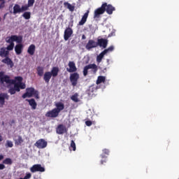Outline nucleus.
<instances>
[{"instance_id":"f257e3e1","label":"nucleus","mask_w":179,"mask_h":179,"mask_svg":"<svg viewBox=\"0 0 179 179\" xmlns=\"http://www.w3.org/2000/svg\"><path fill=\"white\" fill-rule=\"evenodd\" d=\"M6 43L9 45L6 47V50L8 51H12L13 48H15V52L17 55H20L23 52V44H22L23 41V36L17 35H11L10 37L7 38L6 39ZM15 41L17 42V45L15 47Z\"/></svg>"},{"instance_id":"f03ea898","label":"nucleus","mask_w":179,"mask_h":179,"mask_svg":"<svg viewBox=\"0 0 179 179\" xmlns=\"http://www.w3.org/2000/svg\"><path fill=\"white\" fill-rule=\"evenodd\" d=\"M35 97V99H40V92L36 90L34 87H27L26 89V92L22 96V99H26L27 97Z\"/></svg>"},{"instance_id":"7ed1b4c3","label":"nucleus","mask_w":179,"mask_h":179,"mask_svg":"<svg viewBox=\"0 0 179 179\" xmlns=\"http://www.w3.org/2000/svg\"><path fill=\"white\" fill-rule=\"evenodd\" d=\"M0 83H6L7 85H12L14 83L13 80H10L9 76H5L3 71H0Z\"/></svg>"},{"instance_id":"20e7f679","label":"nucleus","mask_w":179,"mask_h":179,"mask_svg":"<svg viewBox=\"0 0 179 179\" xmlns=\"http://www.w3.org/2000/svg\"><path fill=\"white\" fill-rule=\"evenodd\" d=\"M31 173H44L45 171V168L42 166L41 164H34L30 168Z\"/></svg>"},{"instance_id":"39448f33","label":"nucleus","mask_w":179,"mask_h":179,"mask_svg":"<svg viewBox=\"0 0 179 179\" xmlns=\"http://www.w3.org/2000/svg\"><path fill=\"white\" fill-rule=\"evenodd\" d=\"M89 69H93L94 72L96 73L98 71L97 65L96 64H88L84 67L83 75L87 76Z\"/></svg>"},{"instance_id":"423d86ee","label":"nucleus","mask_w":179,"mask_h":179,"mask_svg":"<svg viewBox=\"0 0 179 179\" xmlns=\"http://www.w3.org/2000/svg\"><path fill=\"white\" fill-rule=\"evenodd\" d=\"M106 4H102L100 8H96L94 10V18H99L100 17V15H103L104 13V12H106Z\"/></svg>"},{"instance_id":"0eeeda50","label":"nucleus","mask_w":179,"mask_h":179,"mask_svg":"<svg viewBox=\"0 0 179 179\" xmlns=\"http://www.w3.org/2000/svg\"><path fill=\"white\" fill-rule=\"evenodd\" d=\"M79 73H73L70 75V82L72 86L75 87L78 85V81L79 80Z\"/></svg>"},{"instance_id":"6e6552de","label":"nucleus","mask_w":179,"mask_h":179,"mask_svg":"<svg viewBox=\"0 0 179 179\" xmlns=\"http://www.w3.org/2000/svg\"><path fill=\"white\" fill-rule=\"evenodd\" d=\"M47 145H48V143L43 138L38 140L34 144V145L36 146L38 149H44L47 148Z\"/></svg>"},{"instance_id":"1a4fd4ad","label":"nucleus","mask_w":179,"mask_h":179,"mask_svg":"<svg viewBox=\"0 0 179 179\" xmlns=\"http://www.w3.org/2000/svg\"><path fill=\"white\" fill-rule=\"evenodd\" d=\"M73 34V30L72 28L67 27L64 31V38L65 41H68L71 38V36Z\"/></svg>"},{"instance_id":"9d476101","label":"nucleus","mask_w":179,"mask_h":179,"mask_svg":"<svg viewBox=\"0 0 179 179\" xmlns=\"http://www.w3.org/2000/svg\"><path fill=\"white\" fill-rule=\"evenodd\" d=\"M102 5H105V12H106L108 15H113V12L115 11V7L113 6L111 4L103 3Z\"/></svg>"},{"instance_id":"9b49d317","label":"nucleus","mask_w":179,"mask_h":179,"mask_svg":"<svg viewBox=\"0 0 179 179\" xmlns=\"http://www.w3.org/2000/svg\"><path fill=\"white\" fill-rule=\"evenodd\" d=\"M45 115L48 118H57V117L59 115V113L55 108H53L52 110L48 111Z\"/></svg>"},{"instance_id":"f8f14e48","label":"nucleus","mask_w":179,"mask_h":179,"mask_svg":"<svg viewBox=\"0 0 179 179\" xmlns=\"http://www.w3.org/2000/svg\"><path fill=\"white\" fill-rule=\"evenodd\" d=\"M99 44L96 43V41L94 40H89L87 43L85 45L86 50H90L92 48H96V47H98Z\"/></svg>"},{"instance_id":"ddd939ff","label":"nucleus","mask_w":179,"mask_h":179,"mask_svg":"<svg viewBox=\"0 0 179 179\" xmlns=\"http://www.w3.org/2000/svg\"><path fill=\"white\" fill-rule=\"evenodd\" d=\"M69 69L67 68L66 71L67 72H69V73H76V71H78V68H76V64H75V62H69Z\"/></svg>"},{"instance_id":"4468645a","label":"nucleus","mask_w":179,"mask_h":179,"mask_svg":"<svg viewBox=\"0 0 179 179\" xmlns=\"http://www.w3.org/2000/svg\"><path fill=\"white\" fill-rule=\"evenodd\" d=\"M58 135H64L66 132V127L64 124H59L56 129Z\"/></svg>"},{"instance_id":"2eb2a0df","label":"nucleus","mask_w":179,"mask_h":179,"mask_svg":"<svg viewBox=\"0 0 179 179\" xmlns=\"http://www.w3.org/2000/svg\"><path fill=\"white\" fill-rule=\"evenodd\" d=\"M5 100H9V96L6 93L0 94V107H3Z\"/></svg>"},{"instance_id":"dca6fc26","label":"nucleus","mask_w":179,"mask_h":179,"mask_svg":"<svg viewBox=\"0 0 179 179\" xmlns=\"http://www.w3.org/2000/svg\"><path fill=\"white\" fill-rule=\"evenodd\" d=\"M99 47H103V48H107L108 45V40L104 38L98 39V43H96Z\"/></svg>"},{"instance_id":"f3484780","label":"nucleus","mask_w":179,"mask_h":179,"mask_svg":"<svg viewBox=\"0 0 179 179\" xmlns=\"http://www.w3.org/2000/svg\"><path fill=\"white\" fill-rule=\"evenodd\" d=\"M89 10H87V12L83 15L81 20L78 22L79 26H83V24L87 22V17H89Z\"/></svg>"},{"instance_id":"a211bd4d","label":"nucleus","mask_w":179,"mask_h":179,"mask_svg":"<svg viewBox=\"0 0 179 179\" xmlns=\"http://www.w3.org/2000/svg\"><path fill=\"white\" fill-rule=\"evenodd\" d=\"M1 62L3 64H6L8 65V66H10V68H12L14 66L13 61L10 58H9V56H7V57H5V59H3L1 60Z\"/></svg>"},{"instance_id":"6ab92c4d","label":"nucleus","mask_w":179,"mask_h":179,"mask_svg":"<svg viewBox=\"0 0 179 179\" xmlns=\"http://www.w3.org/2000/svg\"><path fill=\"white\" fill-rule=\"evenodd\" d=\"M96 90H97V87H96V85H91L87 91V94H88L90 97H92Z\"/></svg>"},{"instance_id":"aec40b11","label":"nucleus","mask_w":179,"mask_h":179,"mask_svg":"<svg viewBox=\"0 0 179 179\" xmlns=\"http://www.w3.org/2000/svg\"><path fill=\"white\" fill-rule=\"evenodd\" d=\"M0 57H1V58H6L7 57H9V50H6V48H1Z\"/></svg>"},{"instance_id":"412c9836","label":"nucleus","mask_w":179,"mask_h":179,"mask_svg":"<svg viewBox=\"0 0 179 179\" xmlns=\"http://www.w3.org/2000/svg\"><path fill=\"white\" fill-rule=\"evenodd\" d=\"M55 107L56 108H55V109L59 114V113H61V111L65 108V105H64V103L62 102H57L55 103Z\"/></svg>"},{"instance_id":"4be33fe9","label":"nucleus","mask_w":179,"mask_h":179,"mask_svg":"<svg viewBox=\"0 0 179 179\" xmlns=\"http://www.w3.org/2000/svg\"><path fill=\"white\" fill-rule=\"evenodd\" d=\"M51 78H52V74H51V72L50 71H46L43 75V80H45V83H50Z\"/></svg>"},{"instance_id":"5701e85b","label":"nucleus","mask_w":179,"mask_h":179,"mask_svg":"<svg viewBox=\"0 0 179 179\" xmlns=\"http://www.w3.org/2000/svg\"><path fill=\"white\" fill-rule=\"evenodd\" d=\"M26 101L29 102V104L31 107L32 110H36V108H37V102H36L35 99H26Z\"/></svg>"},{"instance_id":"b1692460","label":"nucleus","mask_w":179,"mask_h":179,"mask_svg":"<svg viewBox=\"0 0 179 179\" xmlns=\"http://www.w3.org/2000/svg\"><path fill=\"white\" fill-rule=\"evenodd\" d=\"M10 13H13V15H17V13H22V8L19 4H15L13 6V11H10Z\"/></svg>"},{"instance_id":"393cba45","label":"nucleus","mask_w":179,"mask_h":179,"mask_svg":"<svg viewBox=\"0 0 179 179\" xmlns=\"http://www.w3.org/2000/svg\"><path fill=\"white\" fill-rule=\"evenodd\" d=\"M27 52L29 55H34V52H36V45H30L27 49Z\"/></svg>"},{"instance_id":"a878e982","label":"nucleus","mask_w":179,"mask_h":179,"mask_svg":"<svg viewBox=\"0 0 179 179\" xmlns=\"http://www.w3.org/2000/svg\"><path fill=\"white\" fill-rule=\"evenodd\" d=\"M58 72H59V69L58 67H53L50 73L53 78H57L58 76Z\"/></svg>"},{"instance_id":"bb28decb","label":"nucleus","mask_w":179,"mask_h":179,"mask_svg":"<svg viewBox=\"0 0 179 179\" xmlns=\"http://www.w3.org/2000/svg\"><path fill=\"white\" fill-rule=\"evenodd\" d=\"M64 8H66L67 9H69L70 12H73V10H75V6H72L69 2H64Z\"/></svg>"},{"instance_id":"cd10ccee","label":"nucleus","mask_w":179,"mask_h":179,"mask_svg":"<svg viewBox=\"0 0 179 179\" xmlns=\"http://www.w3.org/2000/svg\"><path fill=\"white\" fill-rule=\"evenodd\" d=\"M106 54L105 53L104 51H102L97 57H96V62H98V64H100V62H101V61L103 60V58H104V55H106Z\"/></svg>"},{"instance_id":"c85d7f7f","label":"nucleus","mask_w":179,"mask_h":179,"mask_svg":"<svg viewBox=\"0 0 179 179\" xmlns=\"http://www.w3.org/2000/svg\"><path fill=\"white\" fill-rule=\"evenodd\" d=\"M79 94L78 93H75L73 95L71 96V100L74 101V103H79Z\"/></svg>"},{"instance_id":"c756f323","label":"nucleus","mask_w":179,"mask_h":179,"mask_svg":"<svg viewBox=\"0 0 179 179\" xmlns=\"http://www.w3.org/2000/svg\"><path fill=\"white\" fill-rule=\"evenodd\" d=\"M36 70L38 76H43L44 75V67L38 66Z\"/></svg>"},{"instance_id":"7c9ffc66","label":"nucleus","mask_w":179,"mask_h":179,"mask_svg":"<svg viewBox=\"0 0 179 179\" xmlns=\"http://www.w3.org/2000/svg\"><path fill=\"white\" fill-rule=\"evenodd\" d=\"M104 82H106V77L100 76L96 80V85H100V83H104Z\"/></svg>"},{"instance_id":"2f4dec72","label":"nucleus","mask_w":179,"mask_h":179,"mask_svg":"<svg viewBox=\"0 0 179 179\" xmlns=\"http://www.w3.org/2000/svg\"><path fill=\"white\" fill-rule=\"evenodd\" d=\"M15 145H22L24 141L23 140V138H22V136H18V138L15 141Z\"/></svg>"},{"instance_id":"473e14b6","label":"nucleus","mask_w":179,"mask_h":179,"mask_svg":"<svg viewBox=\"0 0 179 179\" xmlns=\"http://www.w3.org/2000/svg\"><path fill=\"white\" fill-rule=\"evenodd\" d=\"M13 161H12V159H10V158H6L3 161V164H8L9 166L13 164Z\"/></svg>"},{"instance_id":"72a5a7b5","label":"nucleus","mask_w":179,"mask_h":179,"mask_svg":"<svg viewBox=\"0 0 179 179\" xmlns=\"http://www.w3.org/2000/svg\"><path fill=\"white\" fill-rule=\"evenodd\" d=\"M22 16L26 19V20H29L31 16V13L30 12H25L23 13Z\"/></svg>"},{"instance_id":"f704fd0d","label":"nucleus","mask_w":179,"mask_h":179,"mask_svg":"<svg viewBox=\"0 0 179 179\" xmlns=\"http://www.w3.org/2000/svg\"><path fill=\"white\" fill-rule=\"evenodd\" d=\"M112 51H114V46L111 45L109 48H108L107 49H105L103 50L105 54H108V52H111Z\"/></svg>"},{"instance_id":"c9c22d12","label":"nucleus","mask_w":179,"mask_h":179,"mask_svg":"<svg viewBox=\"0 0 179 179\" xmlns=\"http://www.w3.org/2000/svg\"><path fill=\"white\" fill-rule=\"evenodd\" d=\"M5 146L6 148H13V143L9 140H7Z\"/></svg>"},{"instance_id":"e433bc0d","label":"nucleus","mask_w":179,"mask_h":179,"mask_svg":"<svg viewBox=\"0 0 179 179\" xmlns=\"http://www.w3.org/2000/svg\"><path fill=\"white\" fill-rule=\"evenodd\" d=\"M29 8H30V6H29L28 4H27L25 6H22L21 8V13L24 12L26 10H29Z\"/></svg>"},{"instance_id":"4c0bfd02","label":"nucleus","mask_w":179,"mask_h":179,"mask_svg":"<svg viewBox=\"0 0 179 179\" xmlns=\"http://www.w3.org/2000/svg\"><path fill=\"white\" fill-rule=\"evenodd\" d=\"M8 93H10V94H15L16 93V90H15V88L13 87H10L8 90Z\"/></svg>"},{"instance_id":"58836bf2","label":"nucleus","mask_w":179,"mask_h":179,"mask_svg":"<svg viewBox=\"0 0 179 179\" xmlns=\"http://www.w3.org/2000/svg\"><path fill=\"white\" fill-rule=\"evenodd\" d=\"M71 148H72V149L74 152H75V150H76V144L75 143V141H73V140L71 141Z\"/></svg>"},{"instance_id":"ea45409f","label":"nucleus","mask_w":179,"mask_h":179,"mask_svg":"<svg viewBox=\"0 0 179 179\" xmlns=\"http://www.w3.org/2000/svg\"><path fill=\"white\" fill-rule=\"evenodd\" d=\"M31 178V173H27L24 178H20V179H30Z\"/></svg>"},{"instance_id":"a19ab883","label":"nucleus","mask_w":179,"mask_h":179,"mask_svg":"<svg viewBox=\"0 0 179 179\" xmlns=\"http://www.w3.org/2000/svg\"><path fill=\"white\" fill-rule=\"evenodd\" d=\"M34 2H36V0H28V3H27L28 6L31 8V6L34 5Z\"/></svg>"},{"instance_id":"79ce46f5","label":"nucleus","mask_w":179,"mask_h":179,"mask_svg":"<svg viewBox=\"0 0 179 179\" xmlns=\"http://www.w3.org/2000/svg\"><path fill=\"white\" fill-rule=\"evenodd\" d=\"M20 87V89H26V84L23 83H17Z\"/></svg>"},{"instance_id":"37998d69","label":"nucleus","mask_w":179,"mask_h":179,"mask_svg":"<svg viewBox=\"0 0 179 179\" xmlns=\"http://www.w3.org/2000/svg\"><path fill=\"white\" fill-rule=\"evenodd\" d=\"M13 88L15 90V92H20V87H19V84L17 83L14 85Z\"/></svg>"},{"instance_id":"c03bdc74","label":"nucleus","mask_w":179,"mask_h":179,"mask_svg":"<svg viewBox=\"0 0 179 179\" xmlns=\"http://www.w3.org/2000/svg\"><path fill=\"white\" fill-rule=\"evenodd\" d=\"M15 80H17V83H22L23 78L20 76L15 77Z\"/></svg>"},{"instance_id":"a18cd8bd","label":"nucleus","mask_w":179,"mask_h":179,"mask_svg":"<svg viewBox=\"0 0 179 179\" xmlns=\"http://www.w3.org/2000/svg\"><path fill=\"white\" fill-rule=\"evenodd\" d=\"M93 123L92 122V121H90V120H87L86 122H85V124L87 125V127H92V124Z\"/></svg>"},{"instance_id":"49530a36","label":"nucleus","mask_w":179,"mask_h":179,"mask_svg":"<svg viewBox=\"0 0 179 179\" xmlns=\"http://www.w3.org/2000/svg\"><path fill=\"white\" fill-rule=\"evenodd\" d=\"M103 152L104 155H110V150L108 149H103Z\"/></svg>"},{"instance_id":"de8ad7c7","label":"nucleus","mask_w":179,"mask_h":179,"mask_svg":"<svg viewBox=\"0 0 179 179\" xmlns=\"http://www.w3.org/2000/svg\"><path fill=\"white\" fill-rule=\"evenodd\" d=\"M5 8V1H1L0 3V9H3Z\"/></svg>"},{"instance_id":"09e8293b","label":"nucleus","mask_w":179,"mask_h":179,"mask_svg":"<svg viewBox=\"0 0 179 179\" xmlns=\"http://www.w3.org/2000/svg\"><path fill=\"white\" fill-rule=\"evenodd\" d=\"M6 169V166L3 164H0V170H3Z\"/></svg>"},{"instance_id":"8fccbe9b","label":"nucleus","mask_w":179,"mask_h":179,"mask_svg":"<svg viewBox=\"0 0 179 179\" xmlns=\"http://www.w3.org/2000/svg\"><path fill=\"white\" fill-rule=\"evenodd\" d=\"M82 40H86V36L85 34L82 36Z\"/></svg>"},{"instance_id":"3c124183","label":"nucleus","mask_w":179,"mask_h":179,"mask_svg":"<svg viewBox=\"0 0 179 179\" xmlns=\"http://www.w3.org/2000/svg\"><path fill=\"white\" fill-rule=\"evenodd\" d=\"M3 141V138L2 137V135L0 134V142H2Z\"/></svg>"},{"instance_id":"603ef678","label":"nucleus","mask_w":179,"mask_h":179,"mask_svg":"<svg viewBox=\"0 0 179 179\" xmlns=\"http://www.w3.org/2000/svg\"><path fill=\"white\" fill-rule=\"evenodd\" d=\"M1 160H3V155H0V161Z\"/></svg>"},{"instance_id":"864d4df0","label":"nucleus","mask_w":179,"mask_h":179,"mask_svg":"<svg viewBox=\"0 0 179 179\" xmlns=\"http://www.w3.org/2000/svg\"><path fill=\"white\" fill-rule=\"evenodd\" d=\"M104 163H106V160H101V164H104Z\"/></svg>"},{"instance_id":"5fc2aeb1","label":"nucleus","mask_w":179,"mask_h":179,"mask_svg":"<svg viewBox=\"0 0 179 179\" xmlns=\"http://www.w3.org/2000/svg\"><path fill=\"white\" fill-rule=\"evenodd\" d=\"M106 61H107L108 64H110V59H107Z\"/></svg>"},{"instance_id":"6e6d98bb","label":"nucleus","mask_w":179,"mask_h":179,"mask_svg":"<svg viewBox=\"0 0 179 179\" xmlns=\"http://www.w3.org/2000/svg\"><path fill=\"white\" fill-rule=\"evenodd\" d=\"M5 0H0V2H4Z\"/></svg>"},{"instance_id":"4d7b16f0","label":"nucleus","mask_w":179,"mask_h":179,"mask_svg":"<svg viewBox=\"0 0 179 179\" xmlns=\"http://www.w3.org/2000/svg\"><path fill=\"white\" fill-rule=\"evenodd\" d=\"M5 16H6V14L4 15V19H5Z\"/></svg>"},{"instance_id":"13d9d810","label":"nucleus","mask_w":179,"mask_h":179,"mask_svg":"<svg viewBox=\"0 0 179 179\" xmlns=\"http://www.w3.org/2000/svg\"><path fill=\"white\" fill-rule=\"evenodd\" d=\"M0 22H1V17H0Z\"/></svg>"},{"instance_id":"bf43d9fd","label":"nucleus","mask_w":179,"mask_h":179,"mask_svg":"<svg viewBox=\"0 0 179 179\" xmlns=\"http://www.w3.org/2000/svg\"><path fill=\"white\" fill-rule=\"evenodd\" d=\"M8 1H10V0H8Z\"/></svg>"},{"instance_id":"052dcab7","label":"nucleus","mask_w":179,"mask_h":179,"mask_svg":"<svg viewBox=\"0 0 179 179\" xmlns=\"http://www.w3.org/2000/svg\"><path fill=\"white\" fill-rule=\"evenodd\" d=\"M179 179V178H178Z\"/></svg>"}]
</instances>
